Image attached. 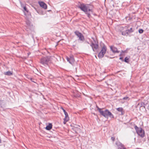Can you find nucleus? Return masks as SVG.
I'll use <instances>...</instances> for the list:
<instances>
[{
  "label": "nucleus",
  "instance_id": "obj_33",
  "mask_svg": "<svg viewBox=\"0 0 149 149\" xmlns=\"http://www.w3.org/2000/svg\"><path fill=\"white\" fill-rule=\"evenodd\" d=\"M87 43H88V44H89V42H87Z\"/></svg>",
  "mask_w": 149,
  "mask_h": 149
},
{
  "label": "nucleus",
  "instance_id": "obj_3",
  "mask_svg": "<svg viewBox=\"0 0 149 149\" xmlns=\"http://www.w3.org/2000/svg\"><path fill=\"white\" fill-rule=\"evenodd\" d=\"M100 113L101 115L107 119L109 117L111 118H114L113 115L107 109L105 110L104 111L102 110Z\"/></svg>",
  "mask_w": 149,
  "mask_h": 149
},
{
  "label": "nucleus",
  "instance_id": "obj_13",
  "mask_svg": "<svg viewBox=\"0 0 149 149\" xmlns=\"http://www.w3.org/2000/svg\"><path fill=\"white\" fill-rule=\"evenodd\" d=\"M116 109L118 111L121 112L122 115H123L124 114V111L123 109L122 108H118Z\"/></svg>",
  "mask_w": 149,
  "mask_h": 149
},
{
  "label": "nucleus",
  "instance_id": "obj_30",
  "mask_svg": "<svg viewBox=\"0 0 149 149\" xmlns=\"http://www.w3.org/2000/svg\"><path fill=\"white\" fill-rule=\"evenodd\" d=\"M119 59L120 60H122L123 61V57H120L119 58Z\"/></svg>",
  "mask_w": 149,
  "mask_h": 149
},
{
  "label": "nucleus",
  "instance_id": "obj_7",
  "mask_svg": "<svg viewBox=\"0 0 149 149\" xmlns=\"http://www.w3.org/2000/svg\"><path fill=\"white\" fill-rule=\"evenodd\" d=\"M91 47L93 50L95 52L97 50L98 48L99 45L98 44H95L93 42H92L91 45Z\"/></svg>",
  "mask_w": 149,
  "mask_h": 149
},
{
  "label": "nucleus",
  "instance_id": "obj_12",
  "mask_svg": "<svg viewBox=\"0 0 149 149\" xmlns=\"http://www.w3.org/2000/svg\"><path fill=\"white\" fill-rule=\"evenodd\" d=\"M116 144L118 147V149H123L124 147L123 145L119 142H117Z\"/></svg>",
  "mask_w": 149,
  "mask_h": 149
},
{
  "label": "nucleus",
  "instance_id": "obj_15",
  "mask_svg": "<svg viewBox=\"0 0 149 149\" xmlns=\"http://www.w3.org/2000/svg\"><path fill=\"white\" fill-rule=\"evenodd\" d=\"M52 127V125L51 123H49L48 125L46 127V129L47 130H50Z\"/></svg>",
  "mask_w": 149,
  "mask_h": 149
},
{
  "label": "nucleus",
  "instance_id": "obj_25",
  "mask_svg": "<svg viewBox=\"0 0 149 149\" xmlns=\"http://www.w3.org/2000/svg\"><path fill=\"white\" fill-rule=\"evenodd\" d=\"M145 104L143 102H141V106L140 107H145Z\"/></svg>",
  "mask_w": 149,
  "mask_h": 149
},
{
  "label": "nucleus",
  "instance_id": "obj_4",
  "mask_svg": "<svg viewBox=\"0 0 149 149\" xmlns=\"http://www.w3.org/2000/svg\"><path fill=\"white\" fill-rule=\"evenodd\" d=\"M134 127L138 134L141 137L143 138L145 135L144 130L141 128L139 127L136 125L134 126Z\"/></svg>",
  "mask_w": 149,
  "mask_h": 149
},
{
  "label": "nucleus",
  "instance_id": "obj_8",
  "mask_svg": "<svg viewBox=\"0 0 149 149\" xmlns=\"http://www.w3.org/2000/svg\"><path fill=\"white\" fill-rule=\"evenodd\" d=\"M66 58L67 61L71 64H72L74 61V59L72 56H70L69 58L67 57Z\"/></svg>",
  "mask_w": 149,
  "mask_h": 149
},
{
  "label": "nucleus",
  "instance_id": "obj_34",
  "mask_svg": "<svg viewBox=\"0 0 149 149\" xmlns=\"http://www.w3.org/2000/svg\"><path fill=\"white\" fill-rule=\"evenodd\" d=\"M121 54H120V56H121Z\"/></svg>",
  "mask_w": 149,
  "mask_h": 149
},
{
  "label": "nucleus",
  "instance_id": "obj_18",
  "mask_svg": "<svg viewBox=\"0 0 149 149\" xmlns=\"http://www.w3.org/2000/svg\"><path fill=\"white\" fill-rule=\"evenodd\" d=\"M130 26L129 25H127V26H125L124 27L121 26L120 27V29L121 30H122L123 29V28H125V29H128L129 28Z\"/></svg>",
  "mask_w": 149,
  "mask_h": 149
},
{
  "label": "nucleus",
  "instance_id": "obj_11",
  "mask_svg": "<svg viewBox=\"0 0 149 149\" xmlns=\"http://www.w3.org/2000/svg\"><path fill=\"white\" fill-rule=\"evenodd\" d=\"M39 4L40 6L41 7L44 8V9H47V5L44 2L42 1L39 2Z\"/></svg>",
  "mask_w": 149,
  "mask_h": 149
},
{
  "label": "nucleus",
  "instance_id": "obj_2",
  "mask_svg": "<svg viewBox=\"0 0 149 149\" xmlns=\"http://www.w3.org/2000/svg\"><path fill=\"white\" fill-rule=\"evenodd\" d=\"M52 62V58L50 56L43 57L40 59V63L45 66H49Z\"/></svg>",
  "mask_w": 149,
  "mask_h": 149
},
{
  "label": "nucleus",
  "instance_id": "obj_16",
  "mask_svg": "<svg viewBox=\"0 0 149 149\" xmlns=\"http://www.w3.org/2000/svg\"><path fill=\"white\" fill-rule=\"evenodd\" d=\"M4 74L5 75L10 76L13 74V72L10 71H8L6 72H4Z\"/></svg>",
  "mask_w": 149,
  "mask_h": 149
},
{
  "label": "nucleus",
  "instance_id": "obj_31",
  "mask_svg": "<svg viewBox=\"0 0 149 149\" xmlns=\"http://www.w3.org/2000/svg\"><path fill=\"white\" fill-rule=\"evenodd\" d=\"M123 149H126V148H125L124 147L123 148Z\"/></svg>",
  "mask_w": 149,
  "mask_h": 149
},
{
  "label": "nucleus",
  "instance_id": "obj_10",
  "mask_svg": "<svg viewBox=\"0 0 149 149\" xmlns=\"http://www.w3.org/2000/svg\"><path fill=\"white\" fill-rule=\"evenodd\" d=\"M110 47L111 50L113 53H118L119 52L117 48L115 47H114L113 46H110Z\"/></svg>",
  "mask_w": 149,
  "mask_h": 149
},
{
  "label": "nucleus",
  "instance_id": "obj_22",
  "mask_svg": "<svg viewBox=\"0 0 149 149\" xmlns=\"http://www.w3.org/2000/svg\"><path fill=\"white\" fill-rule=\"evenodd\" d=\"M26 24L27 25L26 26H29L31 25L32 24H31V22L29 21H27L26 22Z\"/></svg>",
  "mask_w": 149,
  "mask_h": 149
},
{
  "label": "nucleus",
  "instance_id": "obj_24",
  "mask_svg": "<svg viewBox=\"0 0 149 149\" xmlns=\"http://www.w3.org/2000/svg\"><path fill=\"white\" fill-rule=\"evenodd\" d=\"M96 107L97 108V110L98 111L99 113H100L101 111H102V109L99 108L97 105L96 106Z\"/></svg>",
  "mask_w": 149,
  "mask_h": 149
},
{
  "label": "nucleus",
  "instance_id": "obj_23",
  "mask_svg": "<svg viewBox=\"0 0 149 149\" xmlns=\"http://www.w3.org/2000/svg\"><path fill=\"white\" fill-rule=\"evenodd\" d=\"M138 31L139 33L141 34L143 33L144 30L142 29H139Z\"/></svg>",
  "mask_w": 149,
  "mask_h": 149
},
{
  "label": "nucleus",
  "instance_id": "obj_21",
  "mask_svg": "<svg viewBox=\"0 0 149 149\" xmlns=\"http://www.w3.org/2000/svg\"><path fill=\"white\" fill-rule=\"evenodd\" d=\"M124 61L126 63H129V59L127 57H126L124 59Z\"/></svg>",
  "mask_w": 149,
  "mask_h": 149
},
{
  "label": "nucleus",
  "instance_id": "obj_1",
  "mask_svg": "<svg viewBox=\"0 0 149 149\" xmlns=\"http://www.w3.org/2000/svg\"><path fill=\"white\" fill-rule=\"evenodd\" d=\"M77 7L83 11L89 18L91 17V15L93 14V13L92 6L79 2Z\"/></svg>",
  "mask_w": 149,
  "mask_h": 149
},
{
  "label": "nucleus",
  "instance_id": "obj_28",
  "mask_svg": "<svg viewBox=\"0 0 149 149\" xmlns=\"http://www.w3.org/2000/svg\"><path fill=\"white\" fill-rule=\"evenodd\" d=\"M111 139L113 141L115 140V138L114 137H111Z\"/></svg>",
  "mask_w": 149,
  "mask_h": 149
},
{
  "label": "nucleus",
  "instance_id": "obj_20",
  "mask_svg": "<svg viewBox=\"0 0 149 149\" xmlns=\"http://www.w3.org/2000/svg\"><path fill=\"white\" fill-rule=\"evenodd\" d=\"M64 114L65 115V117L64 118H65V119H67L69 120V118L68 116V115L67 112L65 113Z\"/></svg>",
  "mask_w": 149,
  "mask_h": 149
},
{
  "label": "nucleus",
  "instance_id": "obj_9",
  "mask_svg": "<svg viewBox=\"0 0 149 149\" xmlns=\"http://www.w3.org/2000/svg\"><path fill=\"white\" fill-rule=\"evenodd\" d=\"M26 29L27 31L29 32H30V31H32L33 30L34 27L32 25L29 26H26Z\"/></svg>",
  "mask_w": 149,
  "mask_h": 149
},
{
  "label": "nucleus",
  "instance_id": "obj_27",
  "mask_svg": "<svg viewBox=\"0 0 149 149\" xmlns=\"http://www.w3.org/2000/svg\"><path fill=\"white\" fill-rule=\"evenodd\" d=\"M128 98V97L126 96L123 98V100H126Z\"/></svg>",
  "mask_w": 149,
  "mask_h": 149
},
{
  "label": "nucleus",
  "instance_id": "obj_14",
  "mask_svg": "<svg viewBox=\"0 0 149 149\" xmlns=\"http://www.w3.org/2000/svg\"><path fill=\"white\" fill-rule=\"evenodd\" d=\"M134 29H133L132 28H131L130 29H128L126 30V31L129 34L133 32L134 31Z\"/></svg>",
  "mask_w": 149,
  "mask_h": 149
},
{
  "label": "nucleus",
  "instance_id": "obj_26",
  "mask_svg": "<svg viewBox=\"0 0 149 149\" xmlns=\"http://www.w3.org/2000/svg\"><path fill=\"white\" fill-rule=\"evenodd\" d=\"M69 120H68V119H65V118H64V122H63L64 124H65L66 123V122L68 121Z\"/></svg>",
  "mask_w": 149,
  "mask_h": 149
},
{
  "label": "nucleus",
  "instance_id": "obj_19",
  "mask_svg": "<svg viewBox=\"0 0 149 149\" xmlns=\"http://www.w3.org/2000/svg\"><path fill=\"white\" fill-rule=\"evenodd\" d=\"M23 9H24V13L25 15H26L25 11L27 13H28V12H29L28 10L27 9V8H26V6H24V8H23Z\"/></svg>",
  "mask_w": 149,
  "mask_h": 149
},
{
  "label": "nucleus",
  "instance_id": "obj_32",
  "mask_svg": "<svg viewBox=\"0 0 149 149\" xmlns=\"http://www.w3.org/2000/svg\"><path fill=\"white\" fill-rule=\"evenodd\" d=\"M1 140L0 139V143H1Z\"/></svg>",
  "mask_w": 149,
  "mask_h": 149
},
{
  "label": "nucleus",
  "instance_id": "obj_5",
  "mask_svg": "<svg viewBox=\"0 0 149 149\" xmlns=\"http://www.w3.org/2000/svg\"><path fill=\"white\" fill-rule=\"evenodd\" d=\"M107 51V47L106 46L104 45L102 47L101 51L99 53L98 56L99 58H102L104 54Z\"/></svg>",
  "mask_w": 149,
  "mask_h": 149
},
{
  "label": "nucleus",
  "instance_id": "obj_17",
  "mask_svg": "<svg viewBox=\"0 0 149 149\" xmlns=\"http://www.w3.org/2000/svg\"><path fill=\"white\" fill-rule=\"evenodd\" d=\"M122 35L124 36H127L129 34L126 31V30L125 31H123L122 32Z\"/></svg>",
  "mask_w": 149,
  "mask_h": 149
},
{
  "label": "nucleus",
  "instance_id": "obj_6",
  "mask_svg": "<svg viewBox=\"0 0 149 149\" xmlns=\"http://www.w3.org/2000/svg\"><path fill=\"white\" fill-rule=\"evenodd\" d=\"M75 34L79 38V40L84 41L85 40L84 38L82 35V34L81 33L79 32L78 31H76L74 32Z\"/></svg>",
  "mask_w": 149,
  "mask_h": 149
},
{
  "label": "nucleus",
  "instance_id": "obj_29",
  "mask_svg": "<svg viewBox=\"0 0 149 149\" xmlns=\"http://www.w3.org/2000/svg\"><path fill=\"white\" fill-rule=\"evenodd\" d=\"M62 108V110H63V112H64V113H65L66 112H67L64 109H63V108Z\"/></svg>",
  "mask_w": 149,
  "mask_h": 149
}]
</instances>
